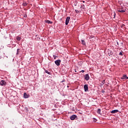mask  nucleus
Returning <instances> with one entry per match:
<instances>
[{
  "label": "nucleus",
  "mask_w": 128,
  "mask_h": 128,
  "mask_svg": "<svg viewBox=\"0 0 128 128\" xmlns=\"http://www.w3.org/2000/svg\"><path fill=\"white\" fill-rule=\"evenodd\" d=\"M0 86H6V80H2L0 82Z\"/></svg>",
  "instance_id": "nucleus-1"
},
{
  "label": "nucleus",
  "mask_w": 128,
  "mask_h": 128,
  "mask_svg": "<svg viewBox=\"0 0 128 128\" xmlns=\"http://www.w3.org/2000/svg\"><path fill=\"white\" fill-rule=\"evenodd\" d=\"M70 16L66 17L65 23L66 26H68V23L70 22Z\"/></svg>",
  "instance_id": "nucleus-2"
},
{
  "label": "nucleus",
  "mask_w": 128,
  "mask_h": 128,
  "mask_svg": "<svg viewBox=\"0 0 128 128\" xmlns=\"http://www.w3.org/2000/svg\"><path fill=\"white\" fill-rule=\"evenodd\" d=\"M62 62V60H56L54 62L56 64V65H57L58 66H60V62Z\"/></svg>",
  "instance_id": "nucleus-3"
},
{
  "label": "nucleus",
  "mask_w": 128,
  "mask_h": 128,
  "mask_svg": "<svg viewBox=\"0 0 128 128\" xmlns=\"http://www.w3.org/2000/svg\"><path fill=\"white\" fill-rule=\"evenodd\" d=\"M84 92H88V84L84 85Z\"/></svg>",
  "instance_id": "nucleus-4"
},
{
  "label": "nucleus",
  "mask_w": 128,
  "mask_h": 128,
  "mask_svg": "<svg viewBox=\"0 0 128 128\" xmlns=\"http://www.w3.org/2000/svg\"><path fill=\"white\" fill-rule=\"evenodd\" d=\"M84 78L86 80H90V75L86 74L84 76Z\"/></svg>",
  "instance_id": "nucleus-5"
},
{
  "label": "nucleus",
  "mask_w": 128,
  "mask_h": 128,
  "mask_svg": "<svg viewBox=\"0 0 128 128\" xmlns=\"http://www.w3.org/2000/svg\"><path fill=\"white\" fill-rule=\"evenodd\" d=\"M76 115L74 114L70 116V120H76Z\"/></svg>",
  "instance_id": "nucleus-6"
},
{
  "label": "nucleus",
  "mask_w": 128,
  "mask_h": 128,
  "mask_svg": "<svg viewBox=\"0 0 128 128\" xmlns=\"http://www.w3.org/2000/svg\"><path fill=\"white\" fill-rule=\"evenodd\" d=\"M24 98H30V94H28L24 92Z\"/></svg>",
  "instance_id": "nucleus-7"
},
{
  "label": "nucleus",
  "mask_w": 128,
  "mask_h": 128,
  "mask_svg": "<svg viewBox=\"0 0 128 128\" xmlns=\"http://www.w3.org/2000/svg\"><path fill=\"white\" fill-rule=\"evenodd\" d=\"M120 111H118V110H112L110 112L111 114H116V112H119Z\"/></svg>",
  "instance_id": "nucleus-8"
},
{
  "label": "nucleus",
  "mask_w": 128,
  "mask_h": 128,
  "mask_svg": "<svg viewBox=\"0 0 128 128\" xmlns=\"http://www.w3.org/2000/svg\"><path fill=\"white\" fill-rule=\"evenodd\" d=\"M118 12H126V10H123L122 9H119L118 10Z\"/></svg>",
  "instance_id": "nucleus-9"
},
{
  "label": "nucleus",
  "mask_w": 128,
  "mask_h": 128,
  "mask_svg": "<svg viewBox=\"0 0 128 128\" xmlns=\"http://www.w3.org/2000/svg\"><path fill=\"white\" fill-rule=\"evenodd\" d=\"M121 80H126V74H124L122 76V77H121Z\"/></svg>",
  "instance_id": "nucleus-10"
},
{
  "label": "nucleus",
  "mask_w": 128,
  "mask_h": 128,
  "mask_svg": "<svg viewBox=\"0 0 128 128\" xmlns=\"http://www.w3.org/2000/svg\"><path fill=\"white\" fill-rule=\"evenodd\" d=\"M45 22H46V24H52V22H51L49 20H45Z\"/></svg>",
  "instance_id": "nucleus-11"
},
{
  "label": "nucleus",
  "mask_w": 128,
  "mask_h": 128,
  "mask_svg": "<svg viewBox=\"0 0 128 128\" xmlns=\"http://www.w3.org/2000/svg\"><path fill=\"white\" fill-rule=\"evenodd\" d=\"M45 72L48 74H52V73L50 72H48V70H45Z\"/></svg>",
  "instance_id": "nucleus-12"
},
{
  "label": "nucleus",
  "mask_w": 128,
  "mask_h": 128,
  "mask_svg": "<svg viewBox=\"0 0 128 128\" xmlns=\"http://www.w3.org/2000/svg\"><path fill=\"white\" fill-rule=\"evenodd\" d=\"M100 112H101L100 109H98L97 110V114H100Z\"/></svg>",
  "instance_id": "nucleus-13"
},
{
  "label": "nucleus",
  "mask_w": 128,
  "mask_h": 128,
  "mask_svg": "<svg viewBox=\"0 0 128 128\" xmlns=\"http://www.w3.org/2000/svg\"><path fill=\"white\" fill-rule=\"evenodd\" d=\"M106 83V80H103L102 82V86H104V84Z\"/></svg>",
  "instance_id": "nucleus-14"
},
{
  "label": "nucleus",
  "mask_w": 128,
  "mask_h": 128,
  "mask_svg": "<svg viewBox=\"0 0 128 128\" xmlns=\"http://www.w3.org/2000/svg\"><path fill=\"white\" fill-rule=\"evenodd\" d=\"M22 6H28V3H26V2H24L22 4Z\"/></svg>",
  "instance_id": "nucleus-15"
},
{
  "label": "nucleus",
  "mask_w": 128,
  "mask_h": 128,
  "mask_svg": "<svg viewBox=\"0 0 128 128\" xmlns=\"http://www.w3.org/2000/svg\"><path fill=\"white\" fill-rule=\"evenodd\" d=\"M16 40H17L20 41L22 40V38L20 36H18V37H16Z\"/></svg>",
  "instance_id": "nucleus-16"
},
{
  "label": "nucleus",
  "mask_w": 128,
  "mask_h": 128,
  "mask_svg": "<svg viewBox=\"0 0 128 128\" xmlns=\"http://www.w3.org/2000/svg\"><path fill=\"white\" fill-rule=\"evenodd\" d=\"M81 42L82 44H83L84 46L86 45V42L84 40H82Z\"/></svg>",
  "instance_id": "nucleus-17"
},
{
  "label": "nucleus",
  "mask_w": 128,
  "mask_h": 128,
  "mask_svg": "<svg viewBox=\"0 0 128 128\" xmlns=\"http://www.w3.org/2000/svg\"><path fill=\"white\" fill-rule=\"evenodd\" d=\"M81 8H82L83 10H84V8H86V6H84V4H82L80 6Z\"/></svg>",
  "instance_id": "nucleus-18"
},
{
  "label": "nucleus",
  "mask_w": 128,
  "mask_h": 128,
  "mask_svg": "<svg viewBox=\"0 0 128 128\" xmlns=\"http://www.w3.org/2000/svg\"><path fill=\"white\" fill-rule=\"evenodd\" d=\"M18 52H20V48L17 49V52L16 53V56H18Z\"/></svg>",
  "instance_id": "nucleus-19"
},
{
  "label": "nucleus",
  "mask_w": 128,
  "mask_h": 128,
  "mask_svg": "<svg viewBox=\"0 0 128 128\" xmlns=\"http://www.w3.org/2000/svg\"><path fill=\"white\" fill-rule=\"evenodd\" d=\"M76 12V14H80V11L78 10H75Z\"/></svg>",
  "instance_id": "nucleus-20"
},
{
  "label": "nucleus",
  "mask_w": 128,
  "mask_h": 128,
  "mask_svg": "<svg viewBox=\"0 0 128 128\" xmlns=\"http://www.w3.org/2000/svg\"><path fill=\"white\" fill-rule=\"evenodd\" d=\"M92 120L94 122H96V118H92Z\"/></svg>",
  "instance_id": "nucleus-21"
},
{
  "label": "nucleus",
  "mask_w": 128,
  "mask_h": 128,
  "mask_svg": "<svg viewBox=\"0 0 128 128\" xmlns=\"http://www.w3.org/2000/svg\"><path fill=\"white\" fill-rule=\"evenodd\" d=\"M53 57L54 60H56V58H58V56H56V55H53Z\"/></svg>",
  "instance_id": "nucleus-22"
},
{
  "label": "nucleus",
  "mask_w": 128,
  "mask_h": 128,
  "mask_svg": "<svg viewBox=\"0 0 128 128\" xmlns=\"http://www.w3.org/2000/svg\"><path fill=\"white\" fill-rule=\"evenodd\" d=\"M116 12H114V18H116Z\"/></svg>",
  "instance_id": "nucleus-23"
},
{
  "label": "nucleus",
  "mask_w": 128,
  "mask_h": 128,
  "mask_svg": "<svg viewBox=\"0 0 128 128\" xmlns=\"http://www.w3.org/2000/svg\"><path fill=\"white\" fill-rule=\"evenodd\" d=\"M117 48H120V44H118V42H117Z\"/></svg>",
  "instance_id": "nucleus-24"
},
{
  "label": "nucleus",
  "mask_w": 128,
  "mask_h": 128,
  "mask_svg": "<svg viewBox=\"0 0 128 128\" xmlns=\"http://www.w3.org/2000/svg\"><path fill=\"white\" fill-rule=\"evenodd\" d=\"M101 92H102V94H104V92H106L104 90H102Z\"/></svg>",
  "instance_id": "nucleus-25"
},
{
  "label": "nucleus",
  "mask_w": 128,
  "mask_h": 128,
  "mask_svg": "<svg viewBox=\"0 0 128 128\" xmlns=\"http://www.w3.org/2000/svg\"><path fill=\"white\" fill-rule=\"evenodd\" d=\"M120 56H122V52H120L119 54Z\"/></svg>",
  "instance_id": "nucleus-26"
},
{
  "label": "nucleus",
  "mask_w": 128,
  "mask_h": 128,
  "mask_svg": "<svg viewBox=\"0 0 128 128\" xmlns=\"http://www.w3.org/2000/svg\"><path fill=\"white\" fill-rule=\"evenodd\" d=\"M84 72V70H81L80 72Z\"/></svg>",
  "instance_id": "nucleus-27"
},
{
  "label": "nucleus",
  "mask_w": 128,
  "mask_h": 128,
  "mask_svg": "<svg viewBox=\"0 0 128 128\" xmlns=\"http://www.w3.org/2000/svg\"><path fill=\"white\" fill-rule=\"evenodd\" d=\"M26 16H27L26 14V15L24 16V18H26Z\"/></svg>",
  "instance_id": "nucleus-28"
},
{
  "label": "nucleus",
  "mask_w": 128,
  "mask_h": 128,
  "mask_svg": "<svg viewBox=\"0 0 128 128\" xmlns=\"http://www.w3.org/2000/svg\"><path fill=\"white\" fill-rule=\"evenodd\" d=\"M2 58V56H0V59Z\"/></svg>",
  "instance_id": "nucleus-29"
},
{
  "label": "nucleus",
  "mask_w": 128,
  "mask_h": 128,
  "mask_svg": "<svg viewBox=\"0 0 128 128\" xmlns=\"http://www.w3.org/2000/svg\"><path fill=\"white\" fill-rule=\"evenodd\" d=\"M64 82V80L61 81V82Z\"/></svg>",
  "instance_id": "nucleus-30"
},
{
  "label": "nucleus",
  "mask_w": 128,
  "mask_h": 128,
  "mask_svg": "<svg viewBox=\"0 0 128 128\" xmlns=\"http://www.w3.org/2000/svg\"><path fill=\"white\" fill-rule=\"evenodd\" d=\"M126 80H128V76H126Z\"/></svg>",
  "instance_id": "nucleus-31"
},
{
  "label": "nucleus",
  "mask_w": 128,
  "mask_h": 128,
  "mask_svg": "<svg viewBox=\"0 0 128 128\" xmlns=\"http://www.w3.org/2000/svg\"><path fill=\"white\" fill-rule=\"evenodd\" d=\"M2 56H4V54H2Z\"/></svg>",
  "instance_id": "nucleus-32"
},
{
  "label": "nucleus",
  "mask_w": 128,
  "mask_h": 128,
  "mask_svg": "<svg viewBox=\"0 0 128 128\" xmlns=\"http://www.w3.org/2000/svg\"><path fill=\"white\" fill-rule=\"evenodd\" d=\"M20 104H19V105H18V108H20Z\"/></svg>",
  "instance_id": "nucleus-33"
},
{
  "label": "nucleus",
  "mask_w": 128,
  "mask_h": 128,
  "mask_svg": "<svg viewBox=\"0 0 128 128\" xmlns=\"http://www.w3.org/2000/svg\"><path fill=\"white\" fill-rule=\"evenodd\" d=\"M74 4L75 6H76V4Z\"/></svg>",
  "instance_id": "nucleus-34"
},
{
  "label": "nucleus",
  "mask_w": 128,
  "mask_h": 128,
  "mask_svg": "<svg viewBox=\"0 0 128 128\" xmlns=\"http://www.w3.org/2000/svg\"><path fill=\"white\" fill-rule=\"evenodd\" d=\"M121 44H123V43H122V42H121Z\"/></svg>",
  "instance_id": "nucleus-35"
},
{
  "label": "nucleus",
  "mask_w": 128,
  "mask_h": 128,
  "mask_svg": "<svg viewBox=\"0 0 128 128\" xmlns=\"http://www.w3.org/2000/svg\"><path fill=\"white\" fill-rule=\"evenodd\" d=\"M82 2L84 3V1H82Z\"/></svg>",
  "instance_id": "nucleus-36"
},
{
  "label": "nucleus",
  "mask_w": 128,
  "mask_h": 128,
  "mask_svg": "<svg viewBox=\"0 0 128 128\" xmlns=\"http://www.w3.org/2000/svg\"><path fill=\"white\" fill-rule=\"evenodd\" d=\"M67 88H68V86H67Z\"/></svg>",
  "instance_id": "nucleus-37"
}]
</instances>
